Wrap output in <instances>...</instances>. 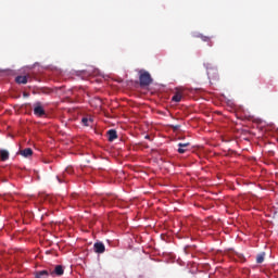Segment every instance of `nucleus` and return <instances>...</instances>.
I'll list each match as a JSON object with an SVG mask.
<instances>
[{
  "instance_id": "obj_1",
  "label": "nucleus",
  "mask_w": 278,
  "mask_h": 278,
  "mask_svg": "<svg viewBox=\"0 0 278 278\" xmlns=\"http://www.w3.org/2000/svg\"><path fill=\"white\" fill-rule=\"evenodd\" d=\"M139 81L140 86H151L153 84V78L151 74L144 70L139 71Z\"/></svg>"
},
{
  "instance_id": "obj_2",
  "label": "nucleus",
  "mask_w": 278,
  "mask_h": 278,
  "mask_svg": "<svg viewBox=\"0 0 278 278\" xmlns=\"http://www.w3.org/2000/svg\"><path fill=\"white\" fill-rule=\"evenodd\" d=\"M34 114H35V116H38L39 118H42V116H47V112H45L42 102H36L34 104Z\"/></svg>"
},
{
  "instance_id": "obj_3",
  "label": "nucleus",
  "mask_w": 278,
  "mask_h": 278,
  "mask_svg": "<svg viewBox=\"0 0 278 278\" xmlns=\"http://www.w3.org/2000/svg\"><path fill=\"white\" fill-rule=\"evenodd\" d=\"M206 73L208 79H212L213 81H217L218 79V68L216 67H206Z\"/></svg>"
},
{
  "instance_id": "obj_4",
  "label": "nucleus",
  "mask_w": 278,
  "mask_h": 278,
  "mask_svg": "<svg viewBox=\"0 0 278 278\" xmlns=\"http://www.w3.org/2000/svg\"><path fill=\"white\" fill-rule=\"evenodd\" d=\"M50 275H51L52 277H54V275H55L56 277H62V275H64V266H62V265H56V266L54 267V270L50 271Z\"/></svg>"
},
{
  "instance_id": "obj_5",
  "label": "nucleus",
  "mask_w": 278,
  "mask_h": 278,
  "mask_svg": "<svg viewBox=\"0 0 278 278\" xmlns=\"http://www.w3.org/2000/svg\"><path fill=\"white\" fill-rule=\"evenodd\" d=\"M103 205H116V198L114 195H108L102 200Z\"/></svg>"
},
{
  "instance_id": "obj_6",
  "label": "nucleus",
  "mask_w": 278,
  "mask_h": 278,
  "mask_svg": "<svg viewBox=\"0 0 278 278\" xmlns=\"http://www.w3.org/2000/svg\"><path fill=\"white\" fill-rule=\"evenodd\" d=\"M93 249L96 253H105V244L103 242H96Z\"/></svg>"
},
{
  "instance_id": "obj_7",
  "label": "nucleus",
  "mask_w": 278,
  "mask_h": 278,
  "mask_svg": "<svg viewBox=\"0 0 278 278\" xmlns=\"http://www.w3.org/2000/svg\"><path fill=\"white\" fill-rule=\"evenodd\" d=\"M18 154L23 157H31V155H34V150H31V148H26L24 150H20Z\"/></svg>"
},
{
  "instance_id": "obj_8",
  "label": "nucleus",
  "mask_w": 278,
  "mask_h": 278,
  "mask_svg": "<svg viewBox=\"0 0 278 278\" xmlns=\"http://www.w3.org/2000/svg\"><path fill=\"white\" fill-rule=\"evenodd\" d=\"M108 136H109V142H114V140H116V138H118V134L116 132L115 129H110L108 131Z\"/></svg>"
},
{
  "instance_id": "obj_9",
  "label": "nucleus",
  "mask_w": 278,
  "mask_h": 278,
  "mask_svg": "<svg viewBox=\"0 0 278 278\" xmlns=\"http://www.w3.org/2000/svg\"><path fill=\"white\" fill-rule=\"evenodd\" d=\"M178 153L184 154L186 151H188V147H190V142H185V143H178Z\"/></svg>"
},
{
  "instance_id": "obj_10",
  "label": "nucleus",
  "mask_w": 278,
  "mask_h": 278,
  "mask_svg": "<svg viewBox=\"0 0 278 278\" xmlns=\"http://www.w3.org/2000/svg\"><path fill=\"white\" fill-rule=\"evenodd\" d=\"M181 99H184V94L179 90H177L175 94L172 97V101H174L175 103H179Z\"/></svg>"
},
{
  "instance_id": "obj_11",
  "label": "nucleus",
  "mask_w": 278,
  "mask_h": 278,
  "mask_svg": "<svg viewBox=\"0 0 278 278\" xmlns=\"http://www.w3.org/2000/svg\"><path fill=\"white\" fill-rule=\"evenodd\" d=\"M0 160L1 162H8L10 160V152L8 150H0Z\"/></svg>"
},
{
  "instance_id": "obj_12",
  "label": "nucleus",
  "mask_w": 278,
  "mask_h": 278,
  "mask_svg": "<svg viewBox=\"0 0 278 278\" xmlns=\"http://www.w3.org/2000/svg\"><path fill=\"white\" fill-rule=\"evenodd\" d=\"M29 76H16V84H27Z\"/></svg>"
},
{
  "instance_id": "obj_13",
  "label": "nucleus",
  "mask_w": 278,
  "mask_h": 278,
  "mask_svg": "<svg viewBox=\"0 0 278 278\" xmlns=\"http://www.w3.org/2000/svg\"><path fill=\"white\" fill-rule=\"evenodd\" d=\"M81 123L85 127H90L92 125V117H83Z\"/></svg>"
},
{
  "instance_id": "obj_14",
  "label": "nucleus",
  "mask_w": 278,
  "mask_h": 278,
  "mask_svg": "<svg viewBox=\"0 0 278 278\" xmlns=\"http://www.w3.org/2000/svg\"><path fill=\"white\" fill-rule=\"evenodd\" d=\"M36 278H49V271L47 270L37 271Z\"/></svg>"
},
{
  "instance_id": "obj_15",
  "label": "nucleus",
  "mask_w": 278,
  "mask_h": 278,
  "mask_svg": "<svg viewBox=\"0 0 278 278\" xmlns=\"http://www.w3.org/2000/svg\"><path fill=\"white\" fill-rule=\"evenodd\" d=\"M265 257H266V253L265 252H262L261 254H257V256H256V264H263Z\"/></svg>"
},
{
  "instance_id": "obj_16",
  "label": "nucleus",
  "mask_w": 278,
  "mask_h": 278,
  "mask_svg": "<svg viewBox=\"0 0 278 278\" xmlns=\"http://www.w3.org/2000/svg\"><path fill=\"white\" fill-rule=\"evenodd\" d=\"M75 170L73 167H66L65 172L63 173V177H66V175H73Z\"/></svg>"
},
{
  "instance_id": "obj_17",
  "label": "nucleus",
  "mask_w": 278,
  "mask_h": 278,
  "mask_svg": "<svg viewBox=\"0 0 278 278\" xmlns=\"http://www.w3.org/2000/svg\"><path fill=\"white\" fill-rule=\"evenodd\" d=\"M199 38H201V40H203V42H211V40H212L211 37L203 36V35H200Z\"/></svg>"
},
{
  "instance_id": "obj_18",
  "label": "nucleus",
  "mask_w": 278,
  "mask_h": 278,
  "mask_svg": "<svg viewBox=\"0 0 278 278\" xmlns=\"http://www.w3.org/2000/svg\"><path fill=\"white\" fill-rule=\"evenodd\" d=\"M181 126L180 125H172V129L177 131Z\"/></svg>"
},
{
  "instance_id": "obj_19",
  "label": "nucleus",
  "mask_w": 278,
  "mask_h": 278,
  "mask_svg": "<svg viewBox=\"0 0 278 278\" xmlns=\"http://www.w3.org/2000/svg\"><path fill=\"white\" fill-rule=\"evenodd\" d=\"M56 179H58L59 184H62L64 181L59 176H56Z\"/></svg>"
},
{
  "instance_id": "obj_20",
  "label": "nucleus",
  "mask_w": 278,
  "mask_h": 278,
  "mask_svg": "<svg viewBox=\"0 0 278 278\" xmlns=\"http://www.w3.org/2000/svg\"><path fill=\"white\" fill-rule=\"evenodd\" d=\"M146 139H147V140H150V139H151V137H149V135H147V136H146Z\"/></svg>"
}]
</instances>
